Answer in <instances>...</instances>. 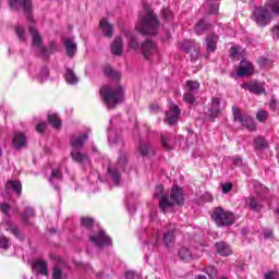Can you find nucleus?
<instances>
[{"mask_svg":"<svg viewBox=\"0 0 279 279\" xmlns=\"http://www.w3.org/2000/svg\"><path fill=\"white\" fill-rule=\"evenodd\" d=\"M165 193V187L162 185H157L155 189V197H159V208L161 211L167 213V210H170V208H173V206H182L184 204V193L182 192V189L178 185H174L170 193V199L169 196L162 195Z\"/></svg>","mask_w":279,"mask_h":279,"instance_id":"1","label":"nucleus"},{"mask_svg":"<svg viewBox=\"0 0 279 279\" xmlns=\"http://www.w3.org/2000/svg\"><path fill=\"white\" fill-rule=\"evenodd\" d=\"M100 97L109 110H114L119 104L125 100L121 85H105L100 88Z\"/></svg>","mask_w":279,"mask_h":279,"instance_id":"2","label":"nucleus"},{"mask_svg":"<svg viewBox=\"0 0 279 279\" xmlns=\"http://www.w3.org/2000/svg\"><path fill=\"white\" fill-rule=\"evenodd\" d=\"M274 14L279 16V1L269 0L264 7H259L253 12V20L260 27L266 25L274 19Z\"/></svg>","mask_w":279,"mask_h":279,"instance_id":"3","label":"nucleus"},{"mask_svg":"<svg viewBox=\"0 0 279 279\" xmlns=\"http://www.w3.org/2000/svg\"><path fill=\"white\" fill-rule=\"evenodd\" d=\"M135 27L140 34H143V36H156L160 24L154 12L148 11L146 16L140 17V23H137Z\"/></svg>","mask_w":279,"mask_h":279,"instance_id":"4","label":"nucleus"},{"mask_svg":"<svg viewBox=\"0 0 279 279\" xmlns=\"http://www.w3.org/2000/svg\"><path fill=\"white\" fill-rule=\"evenodd\" d=\"M211 219L218 228L232 226V223H234V214L226 211L221 207H217L211 215Z\"/></svg>","mask_w":279,"mask_h":279,"instance_id":"5","label":"nucleus"},{"mask_svg":"<svg viewBox=\"0 0 279 279\" xmlns=\"http://www.w3.org/2000/svg\"><path fill=\"white\" fill-rule=\"evenodd\" d=\"M28 31L32 36L33 47H36L40 58L47 60V58H49V48L43 46V37L40 36V33H38L36 27H34L33 25L28 27Z\"/></svg>","mask_w":279,"mask_h":279,"instance_id":"6","label":"nucleus"},{"mask_svg":"<svg viewBox=\"0 0 279 279\" xmlns=\"http://www.w3.org/2000/svg\"><path fill=\"white\" fill-rule=\"evenodd\" d=\"M128 165V154L121 153L118 158V168H108V173L111 177L113 184L116 186H119L121 184V171L125 169V166Z\"/></svg>","mask_w":279,"mask_h":279,"instance_id":"7","label":"nucleus"},{"mask_svg":"<svg viewBox=\"0 0 279 279\" xmlns=\"http://www.w3.org/2000/svg\"><path fill=\"white\" fill-rule=\"evenodd\" d=\"M232 112L234 121H239L243 128H246V130L250 132H254V130H256V124L250 116L246 113H241V110H239L238 107H232Z\"/></svg>","mask_w":279,"mask_h":279,"instance_id":"8","label":"nucleus"},{"mask_svg":"<svg viewBox=\"0 0 279 279\" xmlns=\"http://www.w3.org/2000/svg\"><path fill=\"white\" fill-rule=\"evenodd\" d=\"M89 241L99 250H104V247L112 245V239H110V236H108V234H106V231L104 230H99L96 234H90Z\"/></svg>","mask_w":279,"mask_h":279,"instance_id":"9","label":"nucleus"},{"mask_svg":"<svg viewBox=\"0 0 279 279\" xmlns=\"http://www.w3.org/2000/svg\"><path fill=\"white\" fill-rule=\"evenodd\" d=\"M9 5L12 10H21L22 8L28 21H32V0H10Z\"/></svg>","mask_w":279,"mask_h":279,"instance_id":"10","label":"nucleus"},{"mask_svg":"<svg viewBox=\"0 0 279 279\" xmlns=\"http://www.w3.org/2000/svg\"><path fill=\"white\" fill-rule=\"evenodd\" d=\"M205 114L209 121L217 119V117L221 114V98H213L211 104Z\"/></svg>","mask_w":279,"mask_h":279,"instance_id":"11","label":"nucleus"},{"mask_svg":"<svg viewBox=\"0 0 279 279\" xmlns=\"http://www.w3.org/2000/svg\"><path fill=\"white\" fill-rule=\"evenodd\" d=\"M180 47L185 53H191L192 60L199 58V45L194 40H184Z\"/></svg>","mask_w":279,"mask_h":279,"instance_id":"12","label":"nucleus"},{"mask_svg":"<svg viewBox=\"0 0 279 279\" xmlns=\"http://www.w3.org/2000/svg\"><path fill=\"white\" fill-rule=\"evenodd\" d=\"M141 51L145 60H149V58L153 57L154 53H157L158 47L153 40H146L141 45Z\"/></svg>","mask_w":279,"mask_h":279,"instance_id":"13","label":"nucleus"},{"mask_svg":"<svg viewBox=\"0 0 279 279\" xmlns=\"http://www.w3.org/2000/svg\"><path fill=\"white\" fill-rule=\"evenodd\" d=\"M180 108L175 104L170 105V112H166V122L168 125H175L180 119Z\"/></svg>","mask_w":279,"mask_h":279,"instance_id":"14","label":"nucleus"},{"mask_svg":"<svg viewBox=\"0 0 279 279\" xmlns=\"http://www.w3.org/2000/svg\"><path fill=\"white\" fill-rule=\"evenodd\" d=\"M88 141V133H83L80 136H72L70 138V145L73 150L84 149V143Z\"/></svg>","mask_w":279,"mask_h":279,"instance_id":"15","label":"nucleus"},{"mask_svg":"<svg viewBox=\"0 0 279 279\" xmlns=\"http://www.w3.org/2000/svg\"><path fill=\"white\" fill-rule=\"evenodd\" d=\"M16 193L17 197H21V193L23 191V186L19 181H8L5 184V193H7V199H10V195L12 193Z\"/></svg>","mask_w":279,"mask_h":279,"instance_id":"16","label":"nucleus"},{"mask_svg":"<svg viewBox=\"0 0 279 279\" xmlns=\"http://www.w3.org/2000/svg\"><path fill=\"white\" fill-rule=\"evenodd\" d=\"M252 73H254V66L252 65V62L242 60L238 71V77H245V75H252Z\"/></svg>","mask_w":279,"mask_h":279,"instance_id":"17","label":"nucleus"},{"mask_svg":"<svg viewBox=\"0 0 279 279\" xmlns=\"http://www.w3.org/2000/svg\"><path fill=\"white\" fill-rule=\"evenodd\" d=\"M33 269L40 276H49V266L46 260L37 259L33 264Z\"/></svg>","mask_w":279,"mask_h":279,"instance_id":"18","label":"nucleus"},{"mask_svg":"<svg viewBox=\"0 0 279 279\" xmlns=\"http://www.w3.org/2000/svg\"><path fill=\"white\" fill-rule=\"evenodd\" d=\"M219 41V36L215 35V34H209L206 37V51H208V53H213L215 51H217V43Z\"/></svg>","mask_w":279,"mask_h":279,"instance_id":"19","label":"nucleus"},{"mask_svg":"<svg viewBox=\"0 0 279 279\" xmlns=\"http://www.w3.org/2000/svg\"><path fill=\"white\" fill-rule=\"evenodd\" d=\"M245 90H250V93H254V95H263L265 93V87L260 82H251L244 84Z\"/></svg>","mask_w":279,"mask_h":279,"instance_id":"20","label":"nucleus"},{"mask_svg":"<svg viewBox=\"0 0 279 279\" xmlns=\"http://www.w3.org/2000/svg\"><path fill=\"white\" fill-rule=\"evenodd\" d=\"M13 147L17 150L23 149V147H27V137L23 133H16L13 137Z\"/></svg>","mask_w":279,"mask_h":279,"instance_id":"21","label":"nucleus"},{"mask_svg":"<svg viewBox=\"0 0 279 279\" xmlns=\"http://www.w3.org/2000/svg\"><path fill=\"white\" fill-rule=\"evenodd\" d=\"M72 160L74 162H77L78 165H84L86 162H89V158L88 155H86V153H82L80 150H72L70 154Z\"/></svg>","mask_w":279,"mask_h":279,"instance_id":"22","label":"nucleus"},{"mask_svg":"<svg viewBox=\"0 0 279 279\" xmlns=\"http://www.w3.org/2000/svg\"><path fill=\"white\" fill-rule=\"evenodd\" d=\"M163 243L168 250L175 247V231L169 230L163 234Z\"/></svg>","mask_w":279,"mask_h":279,"instance_id":"23","label":"nucleus"},{"mask_svg":"<svg viewBox=\"0 0 279 279\" xmlns=\"http://www.w3.org/2000/svg\"><path fill=\"white\" fill-rule=\"evenodd\" d=\"M203 8L207 14H217L219 12V2L217 0H206Z\"/></svg>","mask_w":279,"mask_h":279,"instance_id":"24","label":"nucleus"},{"mask_svg":"<svg viewBox=\"0 0 279 279\" xmlns=\"http://www.w3.org/2000/svg\"><path fill=\"white\" fill-rule=\"evenodd\" d=\"M64 47L66 49V54L69 56V58H73V56L77 53V44H75L73 39L71 38L64 39Z\"/></svg>","mask_w":279,"mask_h":279,"instance_id":"25","label":"nucleus"},{"mask_svg":"<svg viewBox=\"0 0 279 279\" xmlns=\"http://www.w3.org/2000/svg\"><path fill=\"white\" fill-rule=\"evenodd\" d=\"M111 52L113 56H122L123 53V39L121 37H117L111 45Z\"/></svg>","mask_w":279,"mask_h":279,"instance_id":"26","label":"nucleus"},{"mask_svg":"<svg viewBox=\"0 0 279 279\" xmlns=\"http://www.w3.org/2000/svg\"><path fill=\"white\" fill-rule=\"evenodd\" d=\"M100 29L104 36H106V38H112L114 28L112 27V24L108 23V21L106 20L100 21Z\"/></svg>","mask_w":279,"mask_h":279,"instance_id":"27","label":"nucleus"},{"mask_svg":"<svg viewBox=\"0 0 279 279\" xmlns=\"http://www.w3.org/2000/svg\"><path fill=\"white\" fill-rule=\"evenodd\" d=\"M217 252L220 256H230L232 254V250L225 242L216 243Z\"/></svg>","mask_w":279,"mask_h":279,"instance_id":"28","label":"nucleus"},{"mask_svg":"<svg viewBox=\"0 0 279 279\" xmlns=\"http://www.w3.org/2000/svg\"><path fill=\"white\" fill-rule=\"evenodd\" d=\"M158 241H160V235L156 233L154 238H151L146 244H144V252H149V250H156V247H158Z\"/></svg>","mask_w":279,"mask_h":279,"instance_id":"29","label":"nucleus"},{"mask_svg":"<svg viewBox=\"0 0 279 279\" xmlns=\"http://www.w3.org/2000/svg\"><path fill=\"white\" fill-rule=\"evenodd\" d=\"M138 151L141 156H149V154H151V144H149V142L146 141H141Z\"/></svg>","mask_w":279,"mask_h":279,"instance_id":"30","label":"nucleus"},{"mask_svg":"<svg viewBox=\"0 0 279 279\" xmlns=\"http://www.w3.org/2000/svg\"><path fill=\"white\" fill-rule=\"evenodd\" d=\"M161 145L165 147V149L171 151V149H173V136L161 135Z\"/></svg>","mask_w":279,"mask_h":279,"instance_id":"31","label":"nucleus"},{"mask_svg":"<svg viewBox=\"0 0 279 279\" xmlns=\"http://www.w3.org/2000/svg\"><path fill=\"white\" fill-rule=\"evenodd\" d=\"M48 78H49V69L48 68H41V70L36 75L37 82L43 84V82H47Z\"/></svg>","mask_w":279,"mask_h":279,"instance_id":"32","label":"nucleus"},{"mask_svg":"<svg viewBox=\"0 0 279 279\" xmlns=\"http://www.w3.org/2000/svg\"><path fill=\"white\" fill-rule=\"evenodd\" d=\"M65 81L68 82V84H77V82H80L77 75H75V72H73V70L71 69H66Z\"/></svg>","mask_w":279,"mask_h":279,"instance_id":"33","label":"nucleus"},{"mask_svg":"<svg viewBox=\"0 0 279 279\" xmlns=\"http://www.w3.org/2000/svg\"><path fill=\"white\" fill-rule=\"evenodd\" d=\"M246 205L250 207L251 210H255L256 213H258V210L263 208V206L258 204V201H256V198L254 197L246 198Z\"/></svg>","mask_w":279,"mask_h":279,"instance_id":"34","label":"nucleus"},{"mask_svg":"<svg viewBox=\"0 0 279 279\" xmlns=\"http://www.w3.org/2000/svg\"><path fill=\"white\" fill-rule=\"evenodd\" d=\"M31 217H36V211H34V208L32 207H26L25 213L22 214V220L24 221V223H29Z\"/></svg>","mask_w":279,"mask_h":279,"instance_id":"35","label":"nucleus"},{"mask_svg":"<svg viewBox=\"0 0 279 279\" xmlns=\"http://www.w3.org/2000/svg\"><path fill=\"white\" fill-rule=\"evenodd\" d=\"M179 256H180L181 260H191V258H193L191 251L189 248H186L185 246H183L179 250Z\"/></svg>","mask_w":279,"mask_h":279,"instance_id":"36","label":"nucleus"},{"mask_svg":"<svg viewBox=\"0 0 279 279\" xmlns=\"http://www.w3.org/2000/svg\"><path fill=\"white\" fill-rule=\"evenodd\" d=\"M108 142L109 145H119V143H121V137L119 134H117V132L109 131Z\"/></svg>","mask_w":279,"mask_h":279,"instance_id":"37","label":"nucleus"},{"mask_svg":"<svg viewBox=\"0 0 279 279\" xmlns=\"http://www.w3.org/2000/svg\"><path fill=\"white\" fill-rule=\"evenodd\" d=\"M208 29V25L206 24V22L204 20H201L194 28L195 34L199 35V34H204L206 31Z\"/></svg>","mask_w":279,"mask_h":279,"instance_id":"38","label":"nucleus"},{"mask_svg":"<svg viewBox=\"0 0 279 279\" xmlns=\"http://www.w3.org/2000/svg\"><path fill=\"white\" fill-rule=\"evenodd\" d=\"M129 47L134 51H137V49H141V45L138 44V37H136V35H130Z\"/></svg>","mask_w":279,"mask_h":279,"instance_id":"39","label":"nucleus"},{"mask_svg":"<svg viewBox=\"0 0 279 279\" xmlns=\"http://www.w3.org/2000/svg\"><path fill=\"white\" fill-rule=\"evenodd\" d=\"M48 123L52 125V128H60L62 125V122H60V119L58 118V114L52 113L48 116Z\"/></svg>","mask_w":279,"mask_h":279,"instance_id":"40","label":"nucleus"},{"mask_svg":"<svg viewBox=\"0 0 279 279\" xmlns=\"http://www.w3.org/2000/svg\"><path fill=\"white\" fill-rule=\"evenodd\" d=\"M66 276L62 274V268L60 265H56L52 269V279H65Z\"/></svg>","mask_w":279,"mask_h":279,"instance_id":"41","label":"nucleus"},{"mask_svg":"<svg viewBox=\"0 0 279 279\" xmlns=\"http://www.w3.org/2000/svg\"><path fill=\"white\" fill-rule=\"evenodd\" d=\"M254 147L255 149H259V150L267 148V140H265V137L255 138Z\"/></svg>","mask_w":279,"mask_h":279,"instance_id":"42","label":"nucleus"},{"mask_svg":"<svg viewBox=\"0 0 279 279\" xmlns=\"http://www.w3.org/2000/svg\"><path fill=\"white\" fill-rule=\"evenodd\" d=\"M187 92L197 94V90H199V82L197 81H187L186 82Z\"/></svg>","mask_w":279,"mask_h":279,"instance_id":"43","label":"nucleus"},{"mask_svg":"<svg viewBox=\"0 0 279 279\" xmlns=\"http://www.w3.org/2000/svg\"><path fill=\"white\" fill-rule=\"evenodd\" d=\"M105 75L107 77H111L112 80L119 81V77H121V74L119 72H116L110 66L105 68Z\"/></svg>","mask_w":279,"mask_h":279,"instance_id":"44","label":"nucleus"},{"mask_svg":"<svg viewBox=\"0 0 279 279\" xmlns=\"http://www.w3.org/2000/svg\"><path fill=\"white\" fill-rule=\"evenodd\" d=\"M15 34L21 43L27 40V35L25 34V28H23V26L15 27Z\"/></svg>","mask_w":279,"mask_h":279,"instance_id":"45","label":"nucleus"},{"mask_svg":"<svg viewBox=\"0 0 279 279\" xmlns=\"http://www.w3.org/2000/svg\"><path fill=\"white\" fill-rule=\"evenodd\" d=\"M62 180V172L60 170H52L49 182L54 184V182H60Z\"/></svg>","mask_w":279,"mask_h":279,"instance_id":"46","label":"nucleus"},{"mask_svg":"<svg viewBox=\"0 0 279 279\" xmlns=\"http://www.w3.org/2000/svg\"><path fill=\"white\" fill-rule=\"evenodd\" d=\"M0 250H10V239L3 234L0 235Z\"/></svg>","mask_w":279,"mask_h":279,"instance_id":"47","label":"nucleus"},{"mask_svg":"<svg viewBox=\"0 0 279 279\" xmlns=\"http://www.w3.org/2000/svg\"><path fill=\"white\" fill-rule=\"evenodd\" d=\"M195 93L193 92H186L184 95H183V99L185 101V104H195Z\"/></svg>","mask_w":279,"mask_h":279,"instance_id":"48","label":"nucleus"},{"mask_svg":"<svg viewBox=\"0 0 279 279\" xmlns=\"http://www.w3.org/2000/svg\"><path fill=\"white\" fill-rule=\"evenodd\" d=\"M8 229L12 232V234H14V236H16V239H21V231L19 230V228L14 225H12V222H7Z\"/></svg>","mask_w":279,"mask_h":279,"instance_id":"49","label":"nucleus"},{"mask_svg":"<svg viewBox=\"0 0 279 279\" xmlns=\"http://www.w3.org/2000/svg\"><path fill=\"white\" fill-rule=\"evenodd\" d=\"M161 16L163 21H171L173 19V12L169 8H163L161 11Z\"/></svg>","mask_w":279,"mask_h":279,"instance_id":"50","label":"nucleus"},{"mask_svg":"<svg viewBox=\"0 0 279 279\" xmlns=\"http://www.w3.org/2000/svg\"><path fill=\"white\" fill-rule=\"evenodd\" d=\"M205 274H207V276L210 279H215V278H217V268H215L213 266H207V267H205Z\"/></svg>","mask_w":279,"mask_h":279,"instance_id":"51","label":"nucleus"},{"mask_svg":"<svg viewBox=\"0 0 279 279\" xmlns=\"http://www.w3.org/2000/svg\"><path fill=\"white\" fill-rule=\"evenodd\" d=\"M94 220L93 218H82L81 219V226L83 228H93Z\"/></svg>","mask_w":279,"mask_h":279,"instance_id":"52","label":"nucleus"},{"mask_svg":"<svg viewBox=\"0 0 279 279\" xmlns=\"http://www.w3.org/2000/svg\"><path fill=\"white\" fill-rule=\"evenodd\" d=\"M0 210L1 213H3V215H8V213L10 211V205H8V203H5V201H2L0 198Z\"/></svg>","mask_w":279,"mask_h":279,"instance_id":"53","label":"nucleus"},{"mask_svg":"<svg viewBox=\"0 0 279 279\" xmlns=\"http://www.w3.org/2000/svg\"><path fill=\"white\" fill-rule=\"evenodd\" d=\"M267 117H268L267 111H259V112H257V116H256L257 121H262V122L266 121Z\"/></svg>","mask_w":279,"mask_h":279,"instance_id":"54","label":"nucleus"},{"mask_svg":"<svg viewBox=\"0 0 279 279\" xmlns=\"http://www.w3.org/2000/svg\"><path fill=\"white\" fill-rule=\"evenodd\" d=\"M47 128V124L45 122H39L36 126L37 132H39V134H43V132H45Z\"/></svg>","mask_w":279,"mask_h":279,"instance_id":"55","label":"nucleus"},{"mask_svg":"<svg viewBox=\"0 0 279 279\" xmlns=\"http://www.w3.org/2000/svg\"><path fill=\"white\" fill-rule=\"evenodd\" d=\"M259 64L263 69H267L269 66V60L265 59V57L259 58Z\"/></svg>","mask_w":279,"mask_h":279,"instance_id":"56","label":"nucleus"},{"mask_svg":"<svg viewBox=\"0 0 279 279\" xmlns=\"http://www.w3.org/2000/svg\"><path fill=\"white\" fill-rule=\"evenodd\" d=\"M230 191H232V183H225L222 185V193L227 194L230 193Z\"/></svg>","mask_w":279,"mask_h":279,"instance_id":"57","label":"nucleus"},{"mask_svg":"<svg viewBox=\"0 0 279 279\" xmlns=\"http://www.w3.org/2000/svg\"><path fill=\"white\" fill-rule=\"evenodd\" d=\"M53 51H58V46L56 45V43H50L49 49H48V57L51 56V53H53Z\"/></svg>","mask_w":279,"mask_h":279,"instance_id":"58","label":"nucleus"},{"mask_svg":"<svg viewBox=\"0 0 279 279\" xmlns=\"http://www.w3.org/2000/svg\"><path fill=\"white\" fill-rule=\"evenodd\" d=\"M274 236V231L271 229H266L264 231V239H271Z\"/></svg>","mask_w":279,"mask_h":279,"instance_id":"59","label":"nucleus"},{"mask_svg":"<svg viewBox=\"0 0 279 279\" xmlns=\"http://www.w3.org/2000/svg\"><path fill=\"white\" fill-rule=\"evenodd\" d=\"M233 165L235 167H241L243 165V159H241V157H233Z\"/></svg>","mask_w":279,"mask_h":279,"instance_id":"60","label":"nucleus"},{"mask_svg":"<svg viewBox=\"0 0 279 279\" xmlns=\"http://www.w3.org/2000/svg\"><path fill=\"white\" fill-rule=\"evenodd\" d=\"M126 210L130 213V215H134V213H136V205L126 204Z\"/></svg>","mask_w":279,"mask_h":279,"instance_id":"61","label":"nucleus"},{"mask_svg":"<svg viewBox=\"0 0 279 279\" xmlns=\"http://www.w3.org/2000/svg\"><path fill=\"white\" fill-rule=\"evenodd\" d=\"M135 276H136V272H134V271H132V270H129V271H126V274H125V278H126V279H134Z\"/></svg>","mask_w":279,"mask_h":279,"instance_id":"62","label":"nucleus"},{"mask_svg":"<svg viewBox=\"0 0 279 279\" xmlns=\"http://www.w3.org/2000/svg\"><path fill=\"white\" fill-rule=\"evenodd\" d=\"M272 36L274 38H279V25L275 26L272 29Z\"/></svg>","mask_w":279,"mask_h":279,"instance_id":"63","label":"nucleus"},{"mask_svg":"<svg viewBox=\"0 0 279 279\" xmlns=\"http://www.w3.org/2000/svg\"><path fill=\"white\" fill-rule=\"evenodd\" d=\"M265 279H276V272L269 271L265 275Z\"/></svg>","mask_w":279,"mask_h":279,"instance_id":"64","label":"nucleus"}]
</instances>
